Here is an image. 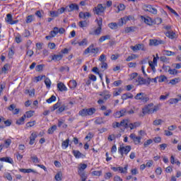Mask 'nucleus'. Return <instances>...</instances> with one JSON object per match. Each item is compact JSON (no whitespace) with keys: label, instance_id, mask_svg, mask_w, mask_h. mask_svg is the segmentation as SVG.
Segmentation results:
<instances>
[{"label":"nucleus","instance_id":"nucleus-56","mask_svg":"<svg viewBox=\"0 0 181 181\" xmlns=\"http://www.w3.org/2000/svg\"><path fill=\"white\" fill-rule=\"evenodd\" d=\"M169 74H171L172 76H176V74H177V73H179V71L177 70H176V69H170L169 71Z\"/></svg>","mask_w":181,"mask_h":181},{"label":"nucleus","instance_id":"nucleus-50","mask_svg":"<svg viewBox=\"0 0 181 181\" xmlns=\"http://www.w3.org/2000/svg\"><path fill=\"white\" fill-rule=\"evenodd\" d=\"M107 61V57L105 54H102L99 57V62H101V63H104Z\"/></svg>","mask_w":181,"mask_h":181},{"label":"nucleus","instance_id":"nucleus-6","mask_svg":"<svg viewBox=\"0 0 181 181\" xmlns=\"http://www.w3.org/2000/svg\"><path fill=\"white\" fill-rule=\"evenodd\" d=\"M144 10L146 12H150V13H153V15H156L158 13V9L153 7L151 4H146L144 6Z\"/></svg>","mask_w":181,"mask_h":181},{"label":"nucleus","instance_id":"nucleus-54","mask_svg":"<svg viewBox=\"0 0 181 181\" xmlns=\"http://www.w3.org/2000/svg\"><path fill=\"white\" fill-rule=\"evenodd\" d=\"M162 122H163V120L160 119H156L153 122V125H162Z\"/></svg>","mask_w":181,"mask_h":181},{"label":"nucleus","instance_id":"nucleus-47","mask_svg":"<svg viewBox=\"0 0 181 181\" xmlns=\"http://www.w3.org/2000/svg\"><path fill=\"white\" fill-rule=\"evenodd\" d=\"M33 114H35V111L30 110L26 112L25 118H32V117H33Z\"/></svg>","mask_w":181,"mask_h":181},{"label":"nucleus","instance_id":"nucleus-18","mask_svg":"<svg viewBox=\"0 0 181 181\" xmlns=\"http://www.w3.org/2000/svg\"><path fill=\"white\" fill-rule=\"evenodd\" d=\"M0 162H6L7 163H11V165H13V160L11 157L0 158Z\"/></svg>","mask_w":181,"mask_h":181},{"label":"nucleus","instance_id":"nucleus-36","mask_svg":"<svg viewBox=\"0 0 181 181\" xmlns=\"http://www.w3.org/2000/svg\"><path fill=\"white\" fill-rule=\"evenodd\" d=\"M95 124H96V125H101V124H105V122H103V117H98L95 120Z\"/></svg>","mask_w":181,"mask_h":181},{"label":"nucleus","instance_id":"nucleus-55","mask_svg":"<svg viewBox=\"0 0 181 181\" xmlns=\"http://www.w3.org/2000/svg\"><path fill=\"white\" fill-rule=\"evenodd\" d=\"M56 101V96L52 95L49 99L47 100L48 104H52V103Z\"/></svg>","mask_w":181,"mask_h":181},{"label":"nucleus","instance_id":"nucleus-16","mask_svg":"<svg viewBox=\"0 0 181 181\" xmlns=\"http://www.w3.org/2000/svg\"><path fill=\"white\" fill-rule=\"evenodd\" d=\"M141 122H135L134 123L129 124V128L130 129H136V128L141 127Z\"/></svg>","mask_w":181,"mask_h":181},{"label":"nucleus","instance_id":"nucleus-61","mask_svg":"<svg viewBox=\"0 0 181 181\" xmlns=\"http://www.w3.org/2000/svg\"><path fill=\"white\" fill-rule=\"evenodd\" d=\"M134 59H136V54H132L131 56H129L126 59V62H131V61L134 60Z\"/></svg>","mask_w":181,"mask_h":181},{"label":"nucleus","instance_id":"nucleus-12","mask_svg":"<svg viewBox=\"0 0 181 181\" xmlns=\"http://www.w3.org/2000/svg\"><path fill=\"white\" fill-rule=\"evenodd\" d=\"M36 138H37V132H33L29 137V145H33L36 141Z\"/></svg>","mask_w":181,"mask_h":181},{"label":"nucleus","instance_id":"nucleus-3","mask_svg":"<svg viewBox=\"0 0 181 181\" xmlns=\"http://www.w3.org/2000/svg\"><path fill=\"white\" fill-rule=\"evenodd\" d=\"M95 111H97V110L94 107L83 109L78 112V115H80L81 117L90 116L93 114H95Z\"/></svg>","mask_w":181,"mask_h":181},{"label":"nucleus","instance_id":"nucleus-28","mask_svg":"<svg viewBox=\"0 0 181 181\" xmlns=\"http://www.w3.org/2000/svg\"><path fill=\"white\" fill-rule=\"evenodd\" d=\"M111 39V36L109 35L101 36L99 38L100 43H103V42H105V40H110Z\"/></svg>","mask_w":181,"mask_h":181},{"label":"nucleus","instance_id":"nucleus-7","mask_svg":"<svg viewBox=\"0 0 181 181\" xmlns=\"http://www.w3.org/2000/svg\"><path fill=\"white\" fill-rule=\"evenodd\" d=\"M129 137L134 142V145H139L141 144V141L142 139V136H136V134L132 133Z\"/></svg>","mask_w":181,"mask_h":181},{"label":"nucleus","instance_id":"nucleus-20","mask_svg":"<svg viewBox=\"0 0 181 181\" xmlns=\"http://www.w3.org/2000/svg\"><path fill=\"white\" fill-rule=\"evenodd\" d=\"M57 88L59 90V91H67V87H66V85L64 83L60 82L57 83Z\"/></svg>","mask_w":181,"mask_h":181},{"label":"nucleus","instance_id":"nucleus-59","mask_svg":"<svg viewBox=\"0 0 181 181\" xmlns=\"http://www.w3.org/2000/svg\"><path fill=\"white\" fill-rule=\"evenodd\" d=\"M35 124H36V121L28 122L26 124V127H27V128H32V127H35Z\"/></svg>","mask_w":181,"mask_h":181},{"label":"nucleus","instance_id":"nucleus-44","mask_svg":"<svg viewBox=\"0 0 181 181\" xmlns=\"http://www.w3.org/2000/svg\"><path fill=\"white\" fill-rule=\"evenodd\" d=\"M56 129H57V126L53 125L48 129L47 132H48V134H53V132H54V131H56Z\"/></svg>","mask_w":181,"mask_h":181},{"label":"nucleus","instance_id":"nucleus-22","mask_svg":"<svg viewBox=\"0 0 181 181\" xmlns=\"http://www.w3.org/2000/svg\"><path fill=\"white\" fill-rule=\"evenodd\" d=\"M78 25L79 28L84 29V28H87V26H88V22L87 21H81L78 23Z\"/></svg>","mask_w":181,"mask_h":181},{"label":"nucleus","instance_id":"nucleus-29","mask_svg":"<svg viewBox=\"0 0 181 181\" xmlns=\"http://www.w3.org/2000/svg\"><path fill=\"white\" fill-rule=\"evenodd\" d=\"M141 19L142 21H144L146 25H152V18H151L150 17L141 16Z\"/></svg>","mask_w":181,"mask_h":181},{"label":"nucleus","instance_id":"nucleus-17","mask_svg":"<svg viewBox=\"0 0 181 181\" xmlns=\"http://www.w3.org/2000/svg\"><path fill=\"white\" fill-rule=\"evenodd\" d=\"M91 14L89 12H80L79 13V18L81 19H87V18H90Z\"/></svg>","mask_w":181,"mask_h":181},{"label":"nucleus","instance_id":"nucleus-27","mask_svg":"<svg viewBox=\"0 0 181 181\" xmlns=\"http://www.w3.org/2000/svg\"><path fill=\"white\" fill-rule=\"evenodd\" d=\"M73 153L74 156H75L76 159H80V158H83V156H84V155H83V153H81L79 151L74 150Z\"/></svg>","mask_w":181,"mask_h":181},{"label":"nucleus","instance_id":"nucleus-48","mask_svg":"<svg viewBox=\"0 0 181 181\" xmlns=\"http://www.w3.org/2000/svg\"><path fill=\"white\" fill-rule=\"evenodd\" d=\"M12 14L11 13H8L6 15V22H7V23H10L12 22Z\"/></svg>","mask_w":181,"mask_h":181},{"label":"nucleus","instance_id":"nucleus-30","mask_svg":"<svg viewBox=\"0 0 181 181\" xmlns=\"http://www.w3.org/2000/svg\"><path fill=\"white\" fill-rule=\"evenodd\" d=\"M9 69H11V66L9 64H6L2 68H1V73H4V74H6L8 71H9Z\"/></svg>","mask_w":181,"mask_h":181},{"label":"nucleus","instance_id":"nucleus-21","mask_svg":"<svg viewBox=\"0 0 181 181\" xmlns=\"http://www.w3.org/2000/svg\"><path fill=\"white\" fill-rule=\"evenodd\" d=\"M25 119H26V115H24L19 119L16 120V124L17 125H23V124H25Z\"/></svg>","mask_w":181,"mask_h":181},{"label":"nucleus","instance_id":"nucleus-8","mask_svg":"<svg viewBox=\"0 0 181 181\" xmlns=\"http://www.w3.org/2000/svg\"><path fill=\"white\" fill-rule=\"evenodd\" d=\"M100 52L98 47L94 48V45H91L87 49H85L84 54H88V53H93V54H97Z\"/></svg>","mask_w":181,"mask_h":181},{"label":"nucleus","instance_id":"nucleus-2","mask_svg":"<svg viewBox=\"0 0 181 181\" xmlns=\"http://www.w3.org/2000/svg\"><path fill=\"white\" fill-rule=\"evenodd\" d=\"M159 108H160V105L153 106V103H150L145 107L144 112H146L147 114H153V112L159 111Z\"/></svg>","mask_w":181,"mask_h":181},{"label":"nucleus","instance_id":"nucleus-25","mask_svg":"<svg viewBox=\"0 0 181 181\" xmlns=\"http://www.w3.org/2000/svg\"><path fill=\"white\" fill-rule=\"evenodd\" d=\"M128 98H134V95L130 93H127L122 95V100H128Z\"/></svg>","mask_w":181,"mask_h":181},{"label":"nucleus","instance_id":"nucleus-4","mask_svg":"<svg viewBox=\"0 0 181 181\" xmlns=\"http://www.w3.org/2000/svg\"><path fill=\"white\" fill-rule=\"evenodd\" d=\"M134 98L141 101L142 103H146L147 101H149V97H148V95L144 93H137L136 95L134 96Z\"/></svg>","mask_w":181,"mask_h":181},{"label":"nucleus","instance_id":"nucleus-23","mask_svg":"<svg viewBox=\"0 0 181 181\" xmlns=\"http://www.w3.org/2000/svg\"><path fill=\"white\" fill-rule=\"evenodd\" d=\"M119 22H118L117 24V23H110L108 24V27L112 30H117V29H118V26H119Z\"/></svg>","mask_w":181,"mask_h":181},{"label":"nucleus","instance_id":"nucleus-64","mask_svg":"<svg viewBox=\"0 0 181 181\" xmlns=\"http://www.w3.org/2000/svg\"><path fill=\"white\" fill-rule=\"evenodd\" d=\"M119 112H120V115H122V117H125V115H127V109L125 108L121 110Z\"/></svg>","mask_w":181,"mask_h":181},{"label":"nucleus","instance_id":"nucleus-33","mask_svg":"<svg viewBox=\"0 0 181 181\" xmlns=\"http://www.w3.org/2000/svg\"><path fill=\"white\" fill-rule=\"evenodd\" d=\"M62 126V128H67V124H64V120L59 119L58 120V127L60 128Z\"/></svg>","mask_w":181,"mask_h":181},{"label":"nucleus","instance_id":"nucleus-57","mask_svg":"<svg viewBox=\"0 0 181 181\" xmlns=\"http://www.w3.org/2000/svg\"><path fill=\"white\" fill-rule=\"evenodd\" d=\"M111 114H112V110L111 109L106 110V111L103 112L105 117H110Z\"/></svg>","mask_w":181,"mask_h":181},{"label":"nucleus","instance_id":"nucleus-24","mask_svg":"<svg viewBox=\"0 0 181 181\" xmlns=\"http://www.w3.org/2000/svg\"><path fill=\"white\" fill-rule=\"evenodd\" d=\"M167 37H169V39H175V37H176V33H175V32L171 31V30H168L166 33H165Z\"/></svg>","mask_w":181,"mask_h":181},{"label":"nucleus","instance_id":"nucleus-26","mask_svg":"<svg viewBox=\"0 0 181 181\" xmlns=\"http://www.w3.org/2000/svg\"><path fill=\"white\" fill-rule=\"evenodd\" d=\"M62 59H63L62 54H58L53 55L52 59L54 60V62H59L62 60Z\"/></svg>","mask_w":181,"mask_h":181},{"label":"nucleus","instance_id":"nucleus-42","mask_svg":"<svg viewBox=\"0 0 181 181\" xmlns=\"http://www.w3.org/2000/svg\"><path fill=\"white\" fill-rule=\"evenodd\" d=\"M69 87L70 88H76L77 87V82L75 80L70 81Z\"/></svg>","mask_w":181,"mask_h":181},{"label":"nucleus","instance_id":"nucleus-46","mask_svg":"<svg viewBox=\"0 0 181 181\" xmlns=\"http://www.w3.org/2000/svg\"><path fill=\"white\" fill-rule=\"evenodd\" d=\"M137 81H138L139 84H140L141 86H142L143 84H145V83H146V81L141 76L138 77Z\"/></svg>","mask_w":181,"mask_h":181},{"label":"nucleus","instance_id":"nucleus-1","mask_svg":"<svg viewBox=\"0 0 181 181\" xmlns=\"http://www.w3.org/2000/svg\"><path fill=\"white\" fill-rule=\"evenodd\" d=\"M99 95L100 97H103V99H99L98 100V104H99V105H103V104L105 103V101H107V100H110V98H111V95L110 94V91L108 90H103V92H100L99 93Z\"/></svg>","mask_w":181,"mask_h":181},{"label":"nucleus","instance_id":"nucleus-31","mask_svg":"<svg viewBox=\"0 0 181 181\" xmlns=\"http://www.w3.org/2000/svg\"><path fill=\"white\" fill-rule=\"evenodd\" d=\"M57 33H59V28L54 27V28H53V30L50 31L49 35H50L52 37H55V36L57 35Z\"/></svg>","mask_w":181,"mask_h":181},{"label":"nucleus","instance_id":"nucleus-5","mask_svg":"<svg viewBox=\"0 0 181 181\" xmlns=\"http://www.w3.org/2000/svg\"><path fill=\"white\" fill-rule=\"evenodd\" d=\"M118 152L121 154L122 156H124V155H128V153L131 152V146H121L118 148Z\"/></svg>","mask_w":181,"mask_h":181},{"label":"nucleus","instance_id":"nucleus-13","mask_svg":"<svg viewBox=\"0 0 181 181\" xmlns=\"http://www.w3.org/2000/svg\"><path fill=\"white\" fill-rule=\"evenodd\" d=\"M66 6L68 7V12H73L74 11H78V9H80L77 4H71Z\"/></svg>","mask_w":181,"mask_h":181},{"label":"nucleus","instance_id":"nucleus-43","mask_svg":"<svg viewBox=\"0 0 181 181\" xmlns=\"http://www.w3.org/2000/svg\"><path fill=\"white\" fill-rule=\"evenodd\" d=\"M31 160H33V163H39L40 162V160L39 159V158H37V156H33L30 157Z\"/></svg>","mask_w":181,"mask_h":181},{"label":"nucleus","instance_id":"nucleus-40","mask_svg":"<svg viewBox=\"0 0 181 181\" xmlns=\"http://www.w3.org/2000/svg\"><path fill=\"white\" fill-rule=\"evenodd\" d=\"M45 84L47 87V88H50L52 86V81H50V78H46L45 80Z\"/></svg>","mask_w":181,"mask_h":181},{"label":"nucleus","instance_id":"nucleus-10","mask_svg":"<svg viewBox=\"0 0 181 181\" xmlns=\"http://www.w3.org/2000/svg\"><path fill=\"white\" fill-rule=\"evenodd\" d=\"M134 19L132 16H124L119 20V26H124L128 22V21H132Z\"/></svg>","mask_w":181,"mask_h":181},{"label":"nucleus","instance_id":"nucleus-11","mask_svg":"<svg viewBox=\"0 0 181 181\" xmlns=\"http://www.w3.org/2000/svg\"><path fill=\"white\" fill-rule=\"evenodd\" d=\"M130 49L133 50V52H138V50H143V52H145V45L144 44H137L134 46H131Z\"/></svg>","mask_w":181,"mask_h":181},{"label":"nucleus","instance_id":"nucleus-58","mask_svg":"<svg viewBox=\"0 0 181 181\" xmlns=\"http://www.w3.org/2000/svg\"><path fill=\"white\" fill-rule=\"evenodd\" d=\"M33 21V16L30 15L27 16V18L25 21L26 23H32Z\"/></svg>","mask_w":181,"mask_h":181},{"label":"nucleus","instance_id":"nucleus-34","mask_svg":"<svg viewBox=\"0 0 181 181\" xmlns=\"http://www.w3.org/2000/svg\"><path fill=\"white\" fill-rule=\"evenodd\" d=\"M180 82V78H175L174 79H171L170 81V84H172V86H175V84H177V83Z\"/></svg>","mask_w":181,"mask_h":181},{"label":"nucleus","instance_id":"nucleus-35","mask_svg":"<svg viewBox=\"0 0 181 181\" xmlns=\"http://www.w3.org/2000/svg\"><path fill=\"white\" fill-rule=\"evenodd\" d=\"M11 144H12V140H11V139H8L4 141V145H3V146H5L6 148H9V146H11Z\"/></svg>","mask_w":181,"mask_h":181},{"label":"nucleus","instance_id":"nucleus-39","mask_svg":"<svg viewBox=\"0 0 181 181\" xmlns=\"http://www.w3.org/2000/svg\"><path fill=\"white\" fill-rule=\"evenodd\" d=\"M62 176H63V173H62V172H58V173L56 174V175H55V177H54V179H55V180H57V181H62Z\"/></svg>","mask_w":181,"mask_h":181},{"label":"nucleus","instance_id":"nucleus-60","mask_svg":"<svg viewBox=\"0 0 181 181\" xmlns=\"http://www.w3.org/2000/svg\"><path fill=\"white\" fill-rule=\"evenodd\" d=\"M170 104L173 105V104H177L178 101H180V99L178 98H171L170 99Z\"/></svg>","mask_w":181,"mask_h":181},{"label":"nucleus","instance_id":"nucleus-19","mask_svg":"<svg viewBox=\"0 0 181 181\" xmlns=\"http://www.w3.org/2000/svg\"><path fill=\"white\" fill-rule=\"evenodd\" d=\"M70 144V139H66V140L63 141L62 143V149H67Z\"/></svg>","mask_w":181,"mask_h":181},{"label":"nucleus","instance_id":"nucleus-14","mask_svg":"<svg viewBox=\"0 0 181 181\" xmlns=\"http://www.w3.org/2000/svg\"><path fill=\"white\" fill-rule=\"evenodd\" d=\"M103 30V27H98L93 31L89 32V35L100 36L101 35V31Z\"/></svg>","mask_w":181,"mask_h":181},{"label":"nucleus","instance_id":"nucleus-62","mask_svg":"<svg viewBox=\"0 0 181 181\" xmlns=\"http://www.w3.org/2000/svg\"><path fill=\"white\" fill-rule=\"evenodd\" d=\"M152 142H153V141L152 139H148L147 141H146L144 143V146H145V148H146L147 146H149V145H151V144H152Z\"/></svg>","mask_w":181,"mask_h":181},{"label":"nucleus","instance_id":"nucleus-9","mask_svg":"<svg viewBox=\"0 0 181 181\" xmlns=\"http://www.w3.org/2000/svg\"><path fill=\"white\" fill-rule=\"evenodd\" d=\"M107 7L103 6V4H98L96 7L93 8V11L96 15H101V13H104Z\"/></svg>","mask_w":181,"mask_h":181},{"label":"nucleus","instance_id":"nucleus-63","mask_svg":"<svg viewBox=\"0 0 181 181\" xmlns=\"http://www.w3.org/2000/svg\"><path fill=\"white\" fill-rule=\"evenodd\" d=\"M16 43H21L22 42V37H21V34H18L16 37Z\"/></svg>","mask_w":181,"mask_h":181},{"label":"nucleus","instance_id":"nucleus-51","mask_svg":"<svg viewBox=\"0 0 181 181\" xmlns=\"http://www.w3.org/2000/svg\"><path fill=\"white\" fill-rule=\"evenodd\" d=\"M163 54H165V56H175V52L169 50H164Z\"/></svg>","mask_w":181,"mask_h":181},{"label":"nucleus","instance_id":"nucleus-52","mask_svg":"<svg viewBox=\"0 0 181 181\" xmlns=\"http://www.w3.org/2000/svg\"><path fill=\"white\" fill-rule=\"evenodd\" d=\"M148 64H149L150 67L151 68V70L153 71V73H155V71H156V68H155V66H156V64H153V62H152V61H149Z\"/></svg>","mask_w":181,"mask_h":181},{"label":"nucleus","instance_id":"nucleus-49","mask_svg":"<svg viewBox=\"0 0 181 181\" xmlns=\"http://www.w3.org/2000/svg\"><path fill=\"white\" fill-rule=\"evenodd\" d=\"M127 170H128V165H125L124 168L119 167L120 173H127Z\"/></svg>","mask_w":181,"mask_h":181},{"label":"nucleus","instance_id":"nucleus-53","mask_svg":"<svg viewBox=\"0 0 181 181\" xmlns=\"http://www.w3.org/2000/svg\"><path fill=\"white\" fill-rule=\"evenodd\" d=\"M88 41L87 39H83L82 41L78 42V46H86L87 45Z\"/></svg>","mask_w":181,"mask_h":181},{"label":"nucleus","instance_id":"nucleus-32","mask_svg":"<svg viewBox=\"0 0 181 181\" xmlns=\"http://www.w3.org/2000/svg\"><path fill=\"white\" fill-rule=\"evenodd\" d=\"M157 80H158V83H163L168 80V78L165 75H161L160 76H157Z\"/></svg>","mask_w":181,"mask_h":181},{"label":"nucleus","instance_id":"nucleus-15","mask_svg":"<svg viewBox=\"0 0 181 181\" xmlns=\"http://www.w3.org/2000/svg\"><path fill=\"white\" fill-rule=\"evenodd\" d=\"M164 42L162 40H150V46H158L163 45Z\"/></svg>","mask_w":181,"mask_h":181},{"label":"nucleus","instance_id":"nucleus-45","mask_svg":"<svg viewBox=\"0 0 181 181\" xmlns=\"http://www.w3.org/2000/svg\"><path fill=\"white\" fill-rule=\"evenodd\" d=\"M165 8H167V9H168L171 13H173L175 16H179V14L173 8H170V6H166Z\"/></svg>","mask_w":181,"mask_h":181},{"label":"nucleus","instance_id":"nucleus-37","mask_svg":"<svg viewBox=\"0 0 181 181\" xmlns=\"http://www.w3.org/2000/svg\"><path fill=\"white\" fill-rule=\"evenodd\" d=\"M57 12L59 15H62V13H64V12H68V7H62L57 10Z\"/></svg>","mask_w":181,"mask_h":181},{"label":"nucleus","instance_id":"nucleus-41","mask_svg":"<svg viewBox=\"0 0 181 181\" xmlns=\"http://www.w3.org/2000/svg\"><path fill=\"white\" fill-rule=\"evenodd\" d=\"M124 32L125 33H131V32H135V27H126Z\"/></svg>","mask_w":181,"mask_h":181},{"label":"nucleus","instance_id":"nucleus-38","mask_svg":"<svg viewBox=\"0 0 181 181\" xmlns=\"http://www.w3.org/2000/svg\"><path fill=\"white\" fill-rule=\"evenodd\" d=\"M129 124H128V119H123L120 122V127H124V128H128Z\"/></svg>","mask_w":181,"mask_h":181}]
</instances>
